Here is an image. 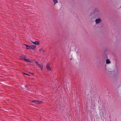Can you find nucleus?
Segmentation results:
<instances>
[{"mask_svg": "<svg viewBox=\"0 0 121 121\" xmlns=\"http://www.w3.org/2000/svg\"><path fill=\"white\" fill-rule=\"evenodd\" d=\"M36 65L38 66L39 68H40L41 70H42L43 68V64L41 63L40 64H39V62L37 61L35 62Z\"/></svg>", "mask_w": 121, "mask_h": 121, "instance_id": "1", "label": "nucleus"}, {"mask_svg": "<svg viewBox=\"0 0 121 121\" xmlns=\"http://www.w3.org/2000/svg\"><path fill=\"white\" fill-rule=\"evenodd\" d=\"M32 102L35 103L36 104H38L41 103L42 102L39 101L34 100L32 101Z\"/></svg>", "mask_w": 121, "mask_h": 121, "instance_id": "2", "label": "nucleus"}, {"mask_svg": "<svg viewBox=\"0 0 121 121\" xmlns=\"http://www.w3.org/2000/svg\"><path fill=\"white\" fill-rule=\"evenodd\" d=\"M101 21V19L100 18L96 19L95 20L96 23V24L99 23Z\"/></svg>", "mask_w": 121, "mask_h": 121, "instance_id": "3", "label": "nucleus"}, {"mask_svg": "<svg viewBox=\"0 0 121 121\" xmlns=\"http://www.w3.org/2000/svg\"><path fill=\"white\" fill-rule=\"evenodd\" d=\"M36 47L35 45H32L30 46V49H34Z\"/></svg>", "mask_w": 121, "mask_h": 121, "instance_id": "4", "label": "nucleus"}, {"mask_svg": "<svg viewBox=\"0 0 121 121\" xmlns=\"http://www.w3.org/2000/svg\"><path fill=\"white\" fill-rule=\"evenodd\" d=\"M46 68L49 70H51V69L49 67V64L48 63L47 65Z\"/></svg>", "mask_w": 121, "mask_h": 121, "instance_id": "5", "label": "nucleus"}, {"mask_svg": "<svg viewBox=\"0 0 121 121\" xmlns=\"http://www.w3.org/2000/svg\"><path fill=\"white\" fill-rule=\"evenodd\" d=\"M31 41L32 43H33V44L35 45H38L39 44V43L37 41H36L35 42H34Z\"/></svg>", "mask_w": 121, "mask_h": 121, "instance_id": "6", "label": "nucleus"}, {"mask_svg": "<svg viewBox=\"0 0 121 121\" xmlns=\"http://www.w3.org/2000/svg\"><path fill=\"white\" fill-rule=\"evenodd\" d=\"M39 52H44V50L43 49H40L39 50Z\"/></svg>", "mask_w": 121, "mask_h": 121, "instance_id": "7", "label": "nucleus"}, {"mask_svg": "<svg viewBox=\"0 0 121 121\" xmlns=\"http://www.w3.org/2000/svg\"><path fill=\"white\" fill-rule=\"evenodd\" d=\"M53 1L54 2V5L58 2V1L57 0H53Z\"/></svg>", "mask_w": 121, "mask_h": 121, "instance_id": "8", "label": "nucleus"}, {"mask_svg": "<svg viewBox=\"0 0 121 121\" xmlns=\"http://www.w3.org/2000/svg\"><path fill=\"white\" fill-rule=\"evenodd\" d=\"M106 63L107 64H109L110 63V61L109 59H107L106 60Z\"/></svg>", "mask_w": 121, "mask_h": 121, "instance_id": "9", "label": "nucleus"}, {"mask_svg": "<svg viewBox=\"0 0 121 121\" xmlns=\"http://www.w3.org/2000/svg\"><path fill=\"white\" fill-rule=\"evenodd\" d=\"M23 60H24V61H26V62H30V60H28L27 59H23Z\"/></svg>", "mask_w": 121, "mask_h": 121, "instance_id": "10", "label": "nucleus"}, {"mask_svg": "<svg viewBox=\"0 0 121 121\" xmlns=\"http://www.w3.org/2000/svg\"><path fill=\"white\" fill-rule=\"evenodd\" d=\"M25 58L23 56H20V59H24Z\"/></svg>", "mask_w": 121, "mask_h": 121, "instance_id": "11", "label": "nucleus"}, {"mask_svg": "<svg viewBox=\"0 0 121 121\" xmlns=\"http://www.w3.org/2000/svg\"><path fill=\"white\" fill-rule=\"evenodd\" d=\"M27 49H30V46H28L27 47Z\"/></svg>", "mask_w": 121, "mask_h": 121, "instance_id": "12", "label": "nucleus"}, {"mask_svg": "<svg viewBox=\"0 0 121 121\" xmlns=\"http://www.w3.org/2000/svg\"><path fill=\"white\" fill-rule=\"evenodd\" d=\"M23 74H25V75H28V76H29V75L28 74H27V73H23Z\"/></svg>", "mask_w": 121, "mask_h": 121, "instance_id": "13", "label": "nucleus"}, {"mask_svg": "<svg viewBox=\"0 0 121 121\" xmlns=\"http://www.w3.org/2000/svg\"><path fill=\"white\" fill-rule=\"evenodd\" d=\"M25 46H26V47H28V45H26V44H25Z\"/></svg>", "mask_w": 121, "mask_h": 121, "instance_id": "14", "label": "nucleus"}, {"mask_svg": "<svg viewBox=\"0 0 121 121\" xmlns=\"http://www.w3.org/2000/svg\"><path fill=\"white\" fill-rule=\"evenodd\" d=\"M25 87H26V88H27V86H25Z\"/></svg>", "mask_w": 121, "mask_h": 121, "instance_id": "15", "label": "nucleus"}]
</instances>
